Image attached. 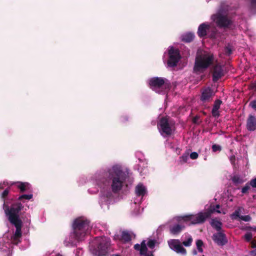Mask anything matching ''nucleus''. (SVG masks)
I'll return each mask as SVG.
<instances>
[{
  "mask_svg": "<svg viewBox=\"0 0 256 256\" xmlns=\"http://www.w3.org/2000/svg\"><path fill=\"white\" fill-rule=\"evenodd\" d=\"M8 184V182H4L3 183H0V190L4 189V186H6Z\"/></svg>",
  "mask_w": 256,
  "mask_h": 256,
  "instance_id": "obj_44",
  "label": "nucleus"
},
{
  "mask_svg": "<svg viewBox=\"0 0 256 256\" xmlns=\"http://www.w3.org/2000/svg\"><path fill=\"white\" fill-rule=\"evenodd\" d=\"M157 126L159 132L163 136H170L172 134L173 129L167 118L162 117Z\"/></svg>",
  "mask_w": 256,
  "mask_h": 256,
  "instance_id": "obj_8",
  "label": "nucleus"
},
{
  "mask_svg": "<svg viewBox=\"0 0 256 256\" xmlns=\"http://www.w3.org/2000/svg\"><path fill=\"white\" fill-rule=\"evenodd\" d=\"M9 193V190L8 188H6L2 194V198L3 199V201H5V198L8 196Z\"/></svg>",
  "mask_w": 256,
  "mask_h": 256,
  "instance_id": "obj_37",
  "label": "nucleus"
},
{
  "mask_svg": "<svg viewBox=\"0 0 256 256\" xmlns=\"http://www.w3.org/2000/svg\"><path fill=\"white\" fill-rule=\"evenodd\" d=\"M252 238V234L251 232H247L244 236V238L246 242H250Z\"/></svg>",
  "mask_w": 256,
  "mask_h": 256,
  "instance_id": "obj_34",
  "label": "nucleus"
},
{
  "mask_svg": "<svg viewBox=\"0 0 256 256\" xmlns=\"http://www.w3.org/2000/svg\"><path fill=\"white\" fill-rule=\"evenodd\" d=\"M214 60V54L210 52L204 51L196 56L194 70L198 72L206 70L213 64Z\"/></svg>",
  "mask_w": 256,
  "mask_h": 256,
  "instance_id": "obj_4",
  "label": "nucleus"
},
{
  "mask_svg": "<svg viewBox=\"0 0 256 256\" xmlns=\"http://www.w3.org/2000/svg\"><path fill=\"white\" fill-rule=\"evenodd\" d=\"M214 96V92L212 88L208 87L202 90L200 96V100L203 102H208L212 100V97Z\"/></svg>",
  "mask_w": 256,
  "mask_h": 256,
  "instance_id": "obj_12",
  "label": "nucleus"
},
{
  "mask_svg": "<svg viewBox=\"0 0 256 256\" xmlns=\"http://www.w3.org/2000/svg\"><path fill=\"white\" fill-rule=\"evenodd\" d=\"M193 255H196L198 252L196 250H194L192 252Z\"/></svg>",
  "mask_w": 256,
  "mask_h": 256,
  "instance_id": "obj_50",
  "label": "nucleus"
},
{
  "mask_svg": "<svg viewBox=\"0 0 256 256\" xmlns=\"http://www.w3.org/2000/svg\"><path fill=\"white\" fill-rule=\"evenodd\" d=\"M156 241L155 240H149L147 242V246L150 248L153 249L156 246Z\"/></svg>",
  "mask_w": 256,
  "mask_h": 256,
  "instance_id": "obj_30",
  "label": "nucleus"
},
{
  "mask_svg": "<svg viewBox=\"0 0 256 256\" xmlns=\"http://www.w3.org/2000/svg\"><path fill=\"white\" fill-rule=\"evenodd\" d=\"M134 248L136 250H139L140 251V254L141 255V252L142 251H141V247H140V244H136L134 245Z\"/></svg>",
  "mask_w": 256,
  "mask_h": 256,
  "instance_id": "obj_43",
  "label": "nucleus"
},
{
  "mask_svg": "<svg viewBox=\"0 0 256 256\" xmlns=\"http://www.w3.org/2000/svg\"><path fill=\"white\" fill-rule=\"evenodd\" d=\"M215 212L220 213V210H216L214 208H208L204 212H201L196 214L184 216L181 218L184 222L190 221L192 224H202L204 223Z\"/></svg>",
  "mask_w": 256,
  "mask_h": 256,
  "instance_id": "obj_5",
  "label": "nucleus"
},
{
  "mask_svg": "<svg viewBox=\"0 0 256 256\" xmlns=\"http://www.w3.org/2000/svg\"><path fill=\"white\" fill-rule=\"evenodd\" d=\"M146 241L145 240H143L140 246L141 247V255H144L145 256H154L152 252H150L148 254H146L148 251V248L146 246L147 243L146 244Z\"/></svg>",
  "mask_w": 256,
  "mask_h": 256,
  "instance_id": "obj_22",
  "label": "nucleus"
},
{
  "mask_svg": "<svg viewBox=\"0 0 256 256\" xmlns=\"http://www.w3.org/2000/svg\"><path fill=\"white\" fill-rule=\"evenodd\" d=\"M223 76L224 72L222 66L218 64L215 65L213 68L212 80L216 82Z\"/></svg>",
  "mask_w": 256,
  "mask_h": 256,
  "instance_id": "obj_14",
  "label": "nucleus"
},
{
  "mask_svg": "<svg viewBox=\"0 0 256 256\" xmlns=\"http://www.w3.org/2000/svg\"><path fill=\"white\" fill-rule=\"evenodd\" d=\"M224 52L226 55L229 56L232 54V48L230 46H226L224 48Z\"/></svg>",
  "mask_w": 256,
  "mask_h": 256,
  "instance_id": "obj_35",
  "label": "nucleus"
},
{
  "mask_svg": "<svg viewBox=\"0 0 256 256\" xmlns=\"http://www.w3.org/2000/svg\"><path fill=\"white\" fill-rule=\"evenodd\" d=\"M110 240L106 236L96 237L90 246L94 256H106L110 249Z\"/></svg>",
  "mask_w": 256,
  "mask_h": 256,
  "instance_id": "obj_3",
  "label": "nucleus"
},
{
  "mask_svg": "<svg viewBox=\"0 0 256 256\" xmlns=\"http://www.w3.org/2000/svg\"><path fill=\"white\" fill-rule=\"evenodd\" d=\"M14 184L20 190V192H24L30 188V184L26 182H18L14 183Z\"/></svg>",
  "mask_w": 256,
  "mask_h": 256,
  "instance_id": "obj_20",
  "label": "nucleus"
},
{
  "mask_svg": "<svg viewBox=\"0 0 256 256\" xmlns=\"http://www.w3.org/2000/svg\"><path fill=\"white\" fill-rule=\"evenodd\" d=\"M212 148L213 152H216L218 151L220 152L222 150L221 146L216 144H213Z\"/></svg>",
  "mask_w": 256,
  "mask_h": 256,
  "instance_id": "obj_33",
  "label": "nucleus"
},
{
  "mask_svg": "<svg viewBox=\"0 0 256 256\" xmlns=\"http://www.w3.org/2000/svg\"><path fill=\"white\" fill-rule=\"evenodd\" d=\"M170 248L176 252L182 254H186V250L182 246L180 240H171L168 242Z\"/></svg>",
  "mask_w": 256,
  "mask_h": 256,
  "instance_id": "obj_11",
  "label": "nucleus"
},
{
  "mask_svg": "<svg viewBox=\"0 0 256 256\" xmlns=\"http://www.w3.org/2000/svg\"><path fill=\"white\" fill-rule=\"evenodd\" d=\"M240 209H238L234 211V212L232 214V220H236V219L238 218H239L241 216H240Z\"/></svg>",
  "mask_w": 256,
  "mask_h": 256,
  "instance_id": "obj_31",
  "label": "nucleus"
},
{
  "mask_svg": "<svg viewBox=\"0 0 256 256\" xmlns=\"http://www.w3.org/2000/svg\"><path fill=\"white\" fill-rule=\"evenodd\" d=\"M250 185L252 188H256V178L252 179L250 182Z\"/></svg>",
  "mask_w": 256,
  "mask_h": 256,
  "instance_id": "obj_42",
  "label": "nucleus"
},
{
  "mask_svg": "<svg viewBox=\"0 0 256 256\" xmlns=\"http://www.w3.org/2000/svg\"><path fill=\"white\" fill-rule=\"evenodd\" d=\"M32 196L33 195L32 194H22L18 197V200L20 201H22L24 200H30L32 198Z\"/></svg>",
  "mask_w": 256,
  "mask_h": 256,
  "instance_id": "obj_29",
  "label": "nucleus"
},
{
  "mask_svg": "<svg viewBox=\"0 0 256 256\" xmlns=\"http://www.w3.org/2000/svg\"><path fill=\"white\" fill-rule=\"evenodd\" d=\"M251 88L254 91H256V82H254L252 84Z\"/></svg>",
  "mask_w": 256,
  "mask_h": 256,
  "instance_id": "obj_47",
  "label": "nucleus"
},
{
  "mask_svg": "<svg viewBox=\"0 0 256 256\" xmlns=\"http://www.w3.org/2000/svg\"><path fill=\"white\" fill-rule=\"evenodd\" d=\"M24 208L20 202H16L13 203L10 207L4 200L3 209L5 214L8 216V220L10 223L22 221L20 218L19 212Z\"/></svg>",
  "mask_w": 256,
  "mask_h": 256,
  "instance_id": "obj_6",
  "label": "nucleus"
},
{
  "mask_svg": "<svg viewBox=\"0 0 256 256\" xmlns=\"http://www.w3.org/2000/svg\"><path fill=\"white\" fill-rule=\"evenodd\" d=\"M192 238L190 236L186 240L184 241L182 244L186 246H190L192 245Z\"/></svg>",
  "mask_w": 256,
  "mask_h": 256,
  "instance_id": "obj_32",
  "label": "nucleus"
},
{
  "mask_svg": "<svg viewBox=\"0 0 256 256\" xmlns=\"http://www.w3.org/2000/svg\"><path fill=\"white\" fill-rule=\"evenodd\" d=\"M194 38V35L192 32H188L183 34L182 36V40L185 42H192Z\"/></svg>",
  "mask_w": 256,
  "mask_h": 256,
  "instance_id": "obj_23",
  "label": "nucleus"
},
{
  "mask_svg": "<svg viewBox=\"0 0 256 256\" xmlns=\"http://www.w3.org/2000/svg\"><path fill=\"white\" fill-rule=\"evenodd\" d=\"M196 246L198 251L200 252H202L203 249L202 248V246H204V242L202 240H198L196 241Z\"/></svg>",
  "mask_w": 256,
  "mask_h": 256,
  "instance_id": "obj_28",
  "label": "nucleus"
},
{
  "mask_svg": "<svg viewBox=\"0 0 256 256\" xmlns=\"http://www.w3.org/2000/svg\"><path fill=\"white\" fill-rule=\"evenodd\" d=\"M246 128L249 131H254L256 130V117L250 114L246 121Z\"/></svg>",
  "mask_w": 256,
  "mask_h": 256,
  "instance_id": "obj_17",
  "label": "nucleus"
},
{
  "mask_svg": "<svg viewBox=\"0 0 256 256\" xmlns=\"http://www.w3.org/2000/svg\"><path fill=\"white\" fill-rule=\"evenodd\" d=\"M250 189V186L248 184H246V186L242 189V194H246L248 192V190Z\"/></svg>",
  "mask_w": 256,
  "mask_h": 256,
  "instance_id": "obj_36",
  "label": "nucleus"
},
{
  "mask_svg": "<svg viewBox=\"0 0 256 256\" xmlns=\"http://www.w3.org/2000/svg\"><path fill=\"white\" fill-rule=\"evenodd\" d=\"M220 206L219 204H216V205L215 206H210V208H214L217 210H219L218 209L220 208Z\"/></svg>",
  "mask_w": 256,
  "mask_h": 256,
  "instance_id": "obj_48",
  "label": "nucleus"
},
{
  "mask_svg": "<svg viewBox=\"0 0 256 256\" xmlns=\"http://www.w3.org/2000/svg\"><path fill=\"white\" fill-rule=\"evenodd\" d=\"M104 176L102 180H98V184L102 186L100 183L106 186L111 181L112 190L115 194L121 190L127 178L126 174L116 166H114L107 172H105Z\"/></svg>",
  "mask_w": 256,
  "mask_h": 256,
  "instance_id": "obj_1",
  "label": "nucleus"
},
{
  "mask_svg": "<svg viewBox=\"0 0 256 256\" xmlns=\"http://www.w3.org/2000/svg\"><path fill=\"white\" fill-rule=\"evenodd\" d=\"M202 256H205L204 255H202Z\"/></svg>",
  "mask_w": 256,
  "mask_h": 256,
  "instance_id": "obj_53",
  "label": "nucleus"
},
{
  "mask_svg": "<svg viewBox=\"0 0 256 256\" xmlns=\"http://www.w3.org/2000/svg\"><path fill=\"white\" fill-rule=\"evenodd\" d=\"M252 247V248H256V240H252L251 242Z\"/></svg>",
  "mask_w": 256,
  "mask_h": 256,
  "instance_id": "obj_46",
  "label": "nucleus"
},
{
  "mask_svg": "<svg viewBox=\"0 0 256 256\" xmlns=\"http://www.w3.org/2000/svg\"><path fill=\"white\" fill-rule=\"evenodd\" d=\"M251 254H252L254 256H256V249L254 250H252L250 252Z\"/></svg>",
  "mask_w": 256,
  "mask_h": 256,
  "instance_id": "obj_49",
  "label": "nucleus"
},
{
  "mask_svg": "<svg viewBox=\"0 0 256 256\" xmlns=\"http://www.w3.org/2000/svg\"><path fill=\"white\" fill-rule=\"evenodd\" d=\"M212 240L218 246H224L228 242L226 234L222 232L214 234L212 236Z\"/></svg>",
  "mask_w": 256,
  "mask_h": 256,
  "instance_id": "obj_13",
  "label": "nucleus"
},
{
  "mask_svg": "<svg viewBox=\"0 0 256 256\" xmlns=\"http://www.w3.org/2000/svg\"><path fill=\"white\" fill-rule=\"evenodd\" d=\"M222 104V101L220 100H215L212 110V114L214 117L218 118L220 116V112L218 111V110Z\"/></svg>",
  "mask_w": 256,
  "mask_h": 256,
  "instance_id": "obj_19",
  "label": "nucleus"
},
{
  "mask_svg": "<svg viewBox=\"0 0 256 256\" xmlns=\"http://www.w3.org/2000/svg\"><path fill=\"white\" fill-rule=\"evenodd\" d=\"M58 256H62V255L58 254Z\"/></svg>",
  "mask_w": 256,
  "mask_h": 256,
  "instance_id": "obj_52",
  "label": "nucleus"
},
{
  "mask_svg": "<svg viewBox=\"0 0 256 256\" xmlns=\"http://www.w3.org/2000/svg\"><path fill=\"white\" fill-rule=\"evenodd\" d=\"M213 21L220 28H230L232 24V20L226 14L218 12L212 16Z\"/></svg>",
  "mask_w": 256,
  "mask_h": 256,
  "instance_id": "obj_7",
  "label": "nucleus"
},
{
  "mask_svg": "<svg viewBox=\"0 0 256 256\" xmlns=\"http://www.w3.org/2000/svg\"><path fill=\"white\" fill-rule=\"evenodd\" d=\"M181 58L180 50L178 48L170 47L168 50V66L169 67H174L177 65L178 61Z\"/></svg>",
  "mask_w": 256,
  "mask_h": 256,
  "instance_id": "obj_9",
  "label": "nucleus"
},
{
  "mask_svg": "<svg viewBox=\"0 0 256 256\" xmlns=\"http://www.w3.org/2000/svg\"><path fill=\"white\" fill-rule=\"evenodd\" d=\"M11 224L14 226L16 228V230L13 236L12 239L14 241H16L22 236V222L21 221Z\"/></svg>",
  "mask_w": 256,
  "mask_h": 256,
  "instance_id": "obj_16",
  "label": "nucleus"
},
{
  "mask_svg": "<svg viewBox=\"0 0 256 256\" xmlns=\"http://www.w3.org/2000/svg\"><path fill=\"white\" fill-rule=\"evenodd\" d=\"M212 226L219 232L222 230V223L216 219H212L210 222Z\"/></svg>",
  "mask_w": 256,
  "mask_h": 256,
  "instance_id": "obj_24",
  "label": "nucleus"
},
{
  "mask_svg": "<svg viewBox=\"0 0 256 256\" xmlns=\"http://www.w3.org/2000/svg\"><path fill=\"white\" fill-rule=\"evenodd\" d=\"M210 25L206 23L200 24L198 30V35L200 38H203L206 36L207 30L210 29Z\"/></svg>",
  "mask_w": 256,
  "mask_h": 256,
  "instance_id": "obj_18",
  "label": "nucleus"
},
{
  "mask_svg": "<svg viewBox=\"0 0 256 256\" xmlns=\"http://www.w3.org/2000/svg\"><path fill=\"white\" fill-rule=\"evenodd\" d=\"M189 154L187 152H184L181 156L180 157L179 162L180 164H183L186 162L188 159Z\"/></svg>",
  "mask_w": 256,
  "mask_h": 256,
  "instance_id": "obj_27",
  "label": "nucleus"
},
{
  "mask_svg": "<svg viewBox=\"0 0 256 256\" xmlns=\"http://www.w3.org/2000/svg\"><path fill=\"white\" fill-rule=\"evenodd\" d=\"M136 193L137 196H144L146 192V190L142 184H140L136 187Z\"/></svg>",
  "mask_w": 256,
  "mask_h": 256,
  "instance_id": "obj_21",
  "label": "nucleus"
},
{
  "mask_svg": "<svg viewBox=\"0 0 256 256\" xmlns=\"http://www.w3.org/2000/svg\"><path fill=\"white\" fill-rule=\"evenodd\" d=\"M199 120H200V116H196L192 118V121L194 124H200Z\"/></svg>",
  "mask_w": 256,
  "mask_h": 256,
  "instance_id": "obj_41",
  "label": "nucleus"
},
{
  "mask_svg": "<svg viewBox=\"0 0 256 256\" xmlns=\"http://www.w3.org/2000/svg\"><path fill=\"white\" fill-rule=\"evenodd\" d=\"M190 156L191 159L196 160L198 158V154L196 152H192L190 154Z\"/></svg>",
  "mask_w": 256,
  "mask_h": 256,
  "instance_id": "obj_39",
  "label": "nucleus"
},
{
  "mask_svg": "<svg viewBox=\"0 0 256 256\" xmlns=\"http://www.w3.org/2000/svg\"><path fill=\"white\" fill-rule=\"evenodd\" d=\"M232 180L233 182V183L236 185H238V184H241L244 182V180L241 178L239 176H234L232 178Z\"/></svg>",
  "mask_w": 256,
  "mask_h": 256,
  "instance_id": "obj_26",
  "label": "nucleus"
},
{
  "mask_svg": "<svg viewBox=\"0 0 256 256\" xmlns=\"http://www.w3.org/2000/svg\"><path fill=\"white\" fill-rule=\"evenodd\" d=\"M251 7L252 8H256V0H250Z\"/></svg>",
  "mask_w": 256,
  "mask_h": 256,
  "instance_id": "obj_45",
  "label": "nucleus"
},
{
  "mask_svg": "<svg viewBox=\"0 0 256 256\" xmlns=\"http://www.w3.org/2000/svg\"><path fill=\"white\" fill-rule=\"evenodd\" d=\"M178 223L174 224L170 226V231L173 234H180L185 228V226L180 221V218H178Z\"/></svg>",
  "mask_w": 256,
  "mask_h": 256,
  "instance_id": "obj_15",
  "label": "nucleus"
},
{
  "mask_svg": "<svg viewBox=\"0 0 256 256\" xmlns=\"http://www.w3.org/2000/svg\"><path fill=\"white\" fill-rule=\"evenodd\" d=\"M121 240L124 242H128L132 240V236L128 231H123L121 235Z\"/></svg>",
  "mask_w": 256,
  "mask_h": 256,
  "instance_id": "obj_25",
  "label": "nucleus"
},
{
  "mask_svg": "<svg viewBox=\"0 0 256 256\" xmlns=\"http://www.w3.org/2000/svg\"><path fill=\"white\" fill-rule=\"evenodd\" d=\"M240 218L244 222H249L251 220V218L249 215L241 216Z\"/></svg>",
  "mask_w": 256,
  "mask_h": 256,
  "instance_id": "obj_38",
  "label": "nucleus"
},
{
  "mask_svg": "<svg viewBox=\"0 0 256 256\" xmlns=\"http://www.w3.org/2000/svg\"><path fill=\"white\" fill-rule=\"evenodd\" d=\"M249 106L254 110H256V100L251 101L249 104Z\"/></svg>",
  "mask_w": 256,
  "mask_h": 256,
  "instance_id": "obj_40",
  "label": "nucleus"
},
{
  "mask_svg": "<svg viewBox=\"0 0 256 256\" xmlns=\"http://www.w3.org/2000/svg\"><path fill=\"white\" fill-rule=\"evenodd\" d=\"M168 80L164 78L160 77H154L150 79L149 84L150 88L154 90L156 88H160L164 86L165 88L168 85L166 82Z\"/></svg>",
  "mask_w": 256,
  "mask_h": 256,
  "instance_id": "obj_10",
  "label": "nucleus"
},
{
  "mask_svg": "<svg viewBox=\"0 0 256 256\" xmlns=\"http://www.w3.org/2000/svg\"><path fill=\"white\" fill-rule=\"evenodd\" d=\"M253 230H254L256 231V226L254 228H253Z\"/></svg>",
  "mask_w": 256,
  "mask_h": 256,
  "instance_id": "obj_51",
  "label": "nucleus"
},
{
  "mask_svg": "<svg viewBox=\"0 0 256 256\" xmlns=\"http://www.w3.org/2000/svg\"><path fill=\"white\" fill-rule=\"evenodd\" d=\"M72 228L71 238L77 242L82 241L88 232L90 228V222L83 217H79L74 220Z\"/></svg>",
  "mask_w": 256,
  "mask_h": 256,
  "instance_id": "obj_2",
  "label": "nucleus"
}]
</instances>
